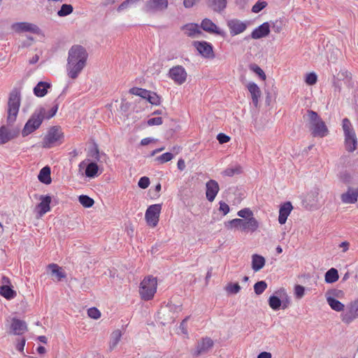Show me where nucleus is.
Returning a JSON list of instances; mask_svg holds the SVG:
<instances>
[{
    "label": "nucleus",
    "mask_w": 358,
    "mask_h": 358,
    "mask_svg": "<svg viewBox=\"0 0 358 358\" xmlns=\"http://www.w3.org/2000/svg\"><path fill=\"white\" fill-rule=\"evenodd\" d=\"M88 53L80 45H74L69 50L66 64L68 76L72 79L78 77L87 64Z\"/></svg>",
    "instance_id": "nucleus-1"
},
{
    "label": "nucleus",
    "mask_w": 358,
    "mask_h": 358,
    "mask_svg": "<svg viewBox=\"0 0 358 358\" xmlns=\"http://www.w3.org/2000/svg\"><path fill=\"white\" fill-rule=\"evenodd\" d=\"M308 128L313 137L323 138L329 134V129L317 112L313 110H307Z\"/></svg>",
    "instance_id": "nucleus-2"
},
{
    "label": "nucleus",
    "mask_w": 358,
    "mask_h": 358,
    "mask_svg": "<svg viewBox=\"0 0 358 358\" xmlns=\"http://www.w3.org/2000/svg\"><path fill=\"white\" fill-rule=\"evenodd\" d=\"M259 227V223L256 218L243 220L235 218L224 222V227L228 229H236L245 233H254Z\"/></svg>",
    "instance_id": "nucleus-3"
},
{
    "label": "nucleus",
    "mask_w": 358,
    "mask_h": 358,
    "mask_svg": "<svg viewBox=\"0 0 358 358\" xmlns=\"http://www.w3.org/2000/svg\"><path fill=\"white\" fill-rule=\"evenodd\" d=\"M21 103L20 90L15 87L9 94L7 110V123L12 125L15 121L19 112Z\"/></svg>",
    "instance_id": "nucleus-4"
},
{
    "label": "nucleus",
    "mask_w": 358,
    "mask_h": 358,
    "mask_svg": "<svg viewBox=\"0 0 358 358\" xmlns=\"http://www.w3.org/2000/svg\"><path fill=\"white\" fill-rule=\"evenodd\" d=\"M45 112L44 107H39L35 110L22 130L23 137L27 136L40 127L45 119Z\"/></svg>",
    "instance_id": "nucleus-5"
},
{
    "label": "nucleus",
    "mask_w": 358,
    "mask_h": 358,
    "mask_svg": "<svg viewBox=\"0 0 358 358\" xmlns=\"http://www.w3.org/2000/svg\"><path fill=\"white\" fill-rule=\"evenodd\" d=\"M157 278L152 276L145 277L141 282L140 294L145 301L152 299L157 291Z\"/></svg>",
    "instance_id": "nucleus-6"
},
{
    "label": "nucleus",
    "mask_w": 358,
    "mask_h": 358,
    "mask_svg": "<svg viewBox=\"0 0 358 358\" xmlns=\"http://www.w3.org/2000/svg\"><path fill=\"white\" fill-rule=\"evenodd\" d=\"M64 139V134L62 132L60 127L53 126L50 128L48 134L43 139V147L45 148H52L56 143H62Z\"/></svg>",
    "instance_id": "nucleus-7"
},
{
    "label": "nucleus",
    "mask_w": 358,
    "mask_h": 358,
    "mask_svg": "<svg viewBox=\"0 0 358 358\" xmlns=\"http://www.w3.org/2000/svg\"><path fill=\"white\" fill-rule=\"evenodd\" d=\"M162 204L157 203L150 206L145 212V218L148 225L155 227L159 222Z\"/></svg>",
    "instance_id": "nucleus-8"
},
{
    "label": "nucleus",
    "mask_w": 358,
    "mask_h": 358,
    "mask_svg": "<svg viewBox=\"0 0 358 358\" xmlns=\"http://www.w3.org/2000/svg\"><path fill=\"white\" fill-rule=\"evenodd\" d=\"M168 76L178 85L185 83L187 78V73L182 66L177 65L171 68L168 72Z\"/></svg>",
    "instance_id": "nucleus-9"
},
{
    "label": "nucleus",
    "mask_w": 358,
    "mask_h": 358,
    "mask_svg": "<svg viewBox=\"0 0 358 358\" xmlns=\"http://www.w3.org/2000/svg\"><path fill=\"white\" fill-rule=\"evenodd\" d=\"M168 0H148L145 2L143 10L146 13H155L168 8Z\"/></svg>",
    "instance_id": "nucleus-10"
},
{
    "label": "nucleus",
    "mask_w": 358,
    "mask_h": 358,
    "mask_svg": "<svg viewBox=\"0 0 358 358\" xmlns=\"http://www.w3.org/2000/svg\"><path fill=\"white\" fill-rule=\"evenodd\" d=\"M214 341L208 336L198 341L192 355L195 357L208 353L213 347Z\"/></svg>",
    "instance_id": "nucleus-11"
},
{
    "label": "nucleus",
    "mask_w": 358,
    "mask_h": 358,
    "mask_svg": "<svg viewBox=\"0 0 358 358\" xmlns=\"http://www.w3.org/2000/svg\"><path fill=\"white\" fill-rule=\"evenodd\" d=\"M193 45L202 57L207 59L215 58V55L211 43L204 41H194Z\"/></svg>",
    "instance_id": "nucleus-12"
},
{
    "label": "nucleus",
    "mask_w": 358,
    "mask_h": 358,
    "mask_svg": "<svg viewBox=\"0 0 358 358\" xmlns=\"http://www.w3.org/2000/svg\"><path fill=\"white\" fill-rule=\"evenodd\" d=\"M248 24V22H242L236 18L229 20L227 22V25L229 29L230 34L232 36H236L245 31Z\"/></svg>",
    "instance_id": "nucleus-13"
},
{
    "label": "nucleus",
    "mask_w": 358,
    "mask_h": 358,
    "mask_svg": "<svg viewBox=\"0 0 358 358\" xmlns=\"http://www.w3.org/2000/svg\"><path fill=\"white\" fill-rule=\"evenodd\" d=\"M357 318H358V298L348 306L347 311L342 314V321L349 324Z\"/></svg>",
    "instance_id": "nucleus-14"
},
{
    "label": "nucleus",
    "mask_w": 358,
    "mask_h": 358,
    "mask_svg": "<svg viewBox=\"0 0 358 358\" xmlns=\"http://www.w3.org/2000/svg\"><path fill=\"white\" fill-rule=\"evenodd\" d=\"M11 27L13 30L17 33L28 31L33 34H38L40 31V29L37 25L27 22H15L12 24Z\"/></svg>",
    "instance_id": "nucleus-15"
},
{
    "label": "nucleus",
    "mask_w": 358,
    "mask_h": 358,
    "mask_svg": "<svg viewBox=\"0 0 358 358\" xmlns=\"http://www.w3.org/2000/svg\"><path fill=\"white\" fill-rule=\"evenodd\" d=\"M20 134L19 129H10L3 125L0 127V144H5L17 138Z\"/></svg>",
    "instance_id": "nucleus-16"
},
{
    "label": "nucleus",
    "mask_w": 358,
    "mask_h": 358,
    "mask_svg": "<svg viewBox=\"0 0 358 358\" xmlns=\"http://www.w3.org/2000/svg\"><path fill=\"white\" fill-rule=\"evenodd\" d=\"M206 196L208 201L213 202L220 191L218 182L213 179L209 180L206 184Z\"/></svg>",
    "instance_id": "nucleus-17"
},
{
    "label": "nucleus",
    "mask_w": 358,
    "mask_h": 358,
    "mask_svg": "<svg viewBox=\"0 0 358 358\" xmlns=\"http://www.w3.org/2000/svg\"><path fill=\"white\" fill-rule=\"evenodd\" d=\"M201 28L210 34H215L221 36L225 35V32L221 30L210 19L205 18L201 22Z\"/></svg>",
    "instance_id": "nucleus-18"
},
{
    "label": "nucleus",
    "mask_w": 358,
    "mask_h": 358,
    "mask_svg": "<svg viewBox=\"0 0 358 358\" xmlns=\"http://www.w3.org/2000/svg\"><path fill=\"white\" fill-rule=\"evenodd\" d=\"M270 34V24L266 22L255 28L251 33L250 37L253 39H259L267 36Z\"/></svg>",
    "instance_id": "nucleus-19"
},
{
    "label": "nucleus",
    "mask_w": 358,
    "mask_h": 358,
    "mask_svg": "<svg viewBox=\"0 0 358 358\" xmlns=\"http://www.w3.org/2000/svg\"><path fill=\"white\" fill-rule=\"evenodd\" d=\"M12 333L15 335H22L27 331V326L24 321L13 317L10 324Z\"/></svg>",
    "instance_id": "nucleus-20"
},
{
    "label": "nucleus",
    "mask_w": 358,
    "mask_h": 358,
    "mask_svg": "<svg viewBox=\"0 0 358 358\" xmlns=\"http://www.w3.org/2000/svg\"><path fill=\"white\" fill-rule=\"evenodd\" d=\"M247 88L251 94L252 102L255 108L259 107V99L261 96V90L259 86L253 82H250Z\"/></svg>",
    "instance_id": "nucleus-21"
},
{
    "label": "nucleus",
    "mask_w": 358,
    "mask_h": 358,
    "mask_svg": "<svg viewBox=\"0 0 358 358\" xmlns=\"http://www.w3.org/2000/svg\"><path fill=\"white\" fill-rule=\"evenodd\" d=\"M292 208L293 206L290 201L285 202L280 206L278 216V222L280 224H284L286 222Z\"/></svg>",
    "instance_id": "nucleus-22"
},
{
    "label": "nucleus",
    "mask_w": 358,
    "mask_h": 358,
    "mask_svg": "<svg viewBox=\"0 0 358 358\" xmlns=\"http://www.w3.org/2000/svg\"><path fill=\"white\" fill-rule=\"evenodd\" d=\"M40 200L41 202L36 206V208L39 209L38 213L42 216L50 210L52 198L49 195H41Z\"/></svg>",
    "instance_id": "nucleus-23"
},
{
    "label": "nucleus",
    "mask_w": 358,
    "mask_h": 358,
    "mask_svg": "<svg viewBox=\"0 0 358 358\" xmlns=\"http://www.w3.org/2000/svg\"><path fill=\"white\" fill-rule=\"evenodd\" d=\"M344 145L345 150L349 152H353L357 148V138L355 133L344 135Z\"/></svg>",
    "instance_id": "nucleus-24"
},
{
    "label": "nucleus",
    "mask_w": 358,
    "mask_h": 358,
    "mask_svg": "<svg viewBox=\"0 0 358 358\" xmlns=\"http://www.w3.org/2000/svg\"><path fill=\"white\" fill-rule=\"evenodd\" d=\"M51 87V84L45 81H40L34 87V94L37 97H43Z\"/></svg>",
    "instance_id": "nucleus-25"
},
{
    "label": "nucleus",
    "mask_w": 358,
    "mask_h": 358,
    "mask_svg": "<svg viewBox=\"0 0 358 358\" xmlns=\"http://www.w3.org/2000/svg\"><path fill=\"white\" fill-rule=\"evenodd\" d=\"M206 4L208 8L214 12L221 13L227 7V0H206Z\"/></svg>",
    "instance_id": "nucleus-26"
},
{
    "label": "nucleus",
    "mask_w": 358,
    "mask_h": 358,
    "mask_svg": "<svg viewBox=\"0 0 358 358\" xmlns=\"http://www.w3.org/2000/svg\"><path fill=\"white\" fill-rule=\"evenodd\" d=\"M357 199V194L354 192V189L351 187H349L347 192L341 195V201L344 203H355Z\"/></svg>",
    "instance_id": "nucleus-27"
},
{
    "label": "nucleus",
    "mask_w": 358,
    "mask_h": 358,
    "mask_svg": "<svg viewBox=\"0 0 358 358\" xmlns=\"http://www.w3.org/2000/svg\"><path fill=\"white\" fill-rule=\"evenodd\" d=\"M266 264L265 258L258 254L252 255V268L254 271L257 272L260 271Z\"/></svg>",
    "instance_id": "nucleus-28"
},
{
    "label": "nucleus",
    "mask_w": 358,
    "mask_h": 358,
    "mask_svg": "<svg viewBox=\"0 0 358 358\" xmlns=\"http://www.w3.org/2000/svg\"><path fill=\"white\" fill-rule=\"evenodd\" d=\"M38 179L41 182L45 185H49L51 183V169L48 166H45L41 169L38 176Z\"/></svg>",
    "instance_id": "nucleus-29"
},
{
    "label": "nucleus",
    "mask_w": 358,
    "mask_h": 358,
    "mask_svg": "<svg viewBox=\"0 0 358 358\" xmlns=\"http://www.w3.org/2000/svg\"><path fill=\"white\" fill-rule=\"evenodd\" d=\"M159 319L162 320L161 323L163 325L173 323L175 321V317L173 315L171 308L169 310L164 309L158 313Z\"/></svg>",
    "instance_id": "nucleus-30"
},
{
    "label": "nucleus",
    "mask_w": 358,
    "mask_h": 358,
    "mask_svg": "<svg viewBox=\"0 0 358 358\" xmlns=\"http://www.w3.org/2000/svg\"><path fill=\"white\" fill-rule=\"evenodd\" d=\"M99 166L94 162H91L87 164L85 169V176L90 178H94L98 176Z\"/></svg>",
    "instance_id": "nucleus-31"
},
{
    "label": "nucleus",
    "mask_w": 358,
    "mask_h": 358,
    "mask_svg": "<svg viewBox=\"0 0 358 358\" xmlns=\"http://www.w3.org/2000/svg\"><path fill=\"white\" fill-rule=\"evenodd\" d=\"M0 295L8 300H10L16 296L17 293L10 286L4 285L0 286Z\"/></svg>",
    "instance_id": "nucleus-32"
},
{
    "label": "nucleus",
    "mask_w": 358,
    "mask_h": 358,
    "mask_svg": "<svg viewBox=\"0 0 358 358\" xmlns=\"http://www.w3.org/2000/svg\"><path fill=\"white\" fill-rule=\"evenodd\" d=\"M49 269L51 271L52 275H55L57 280L60 281L62 279L66 277V274L63 269L56 264H50L48 265Z\"/></svg>",
    "instance_id": "nucleus-33"
},
{
    "label": "nucleus",
    "mask_w": 358,
    "mask_h": 358,
    "mask_svg": "<svg viewBox=\"0 0 358 358\" xmlns=\"http://www.w3.org/2000/svg\"><path fill=\"white\" fill-rule=\"evenodd\" d=\"M338 270L335 268L329 269L324 275V280L327 283H334L338 280Z\"/></svg>",
    "instance_id": "nucleus-34"
},
{
    "label": "nucleus",
    "mask_w": 358,
    "mask_h": 358,
    "mask_svg": "<svg viewBox=\"0 0 358 358\" xmlns=\"http://www.w3.org/2000/svg\"><path fill=\"white\" fill-rule=\"evenodd\" d=\"M122 337V331L116 329L112 332L110 335V341L109 344V350L112 351L117 345Z\"/></svg>",
    "instance_id": "nucleus-35"
},
{
    "label": "nucleus",
    "mask_w": 358,
    "mask_h": 358,
    "mask_svg": "<svg viewBox=\"0 0 358 358\" xmlns=\"http://www.w3.org/2000/svg\"><path fill=\"white\" fill-rule=\"evenodd\" d=\"M327 300L328 304L331 308V309H333L334 310H336L338 312L343 310L344 307H345L344 304L342 303L338 300H337L336 299H335L334 297L329 296V297H327Z\"/></svg>",
    "instance_id": "nucleus-36"
},
{
    "label": "nucleus",
    "mask_w": 358,
    "mask_h": 358,
    "mask_svg": "<svg viewBox=\"0 0 358 358\" xmlns=\"http://www.w3.org/2000/svg\"><path fill=\"white\" fill-rule=\"evenodd\" d=\"M269 306L273 310H278L281 308L282 301L279 296L271 295L268 300Z\"/></svg>",
    "instance_id": "nucleus-37"
},
{
    "label": "nucleus",
    "mask_w": 358,
    "mask_h": 358,
    "mask_svg": "<svg viewBox=\"0 0 358 358\" xmlns=\"http://www.w3.org/2000/svg\"><path fill=\"white\" fill-rule=\"evenodd\" d=\"M129 92L131 94L139 96L141 98L146 99L148 96H149L150 91L145 89L134 87L129 90Z\"/></svg>",
    "instance_id": "nucleus-38"
},
{
    "label": "nucleus",
    "mask_w": 358,
    "mask_h": 358,
    "mask_svg": "<svg viewBox=\"0 0 358 358\" xmlns=\"http://www.w3.org/2000/svg\"><path fill=\"white\" fill-rule=\"evenodd\" d=\"M73 11V7L71 4H62L61 8L57 11V15L59 17H65L71 14Z\"/></svg>",
    "instance_id": "nucleus-39"
},
{
    "label": "nucleus",
    "mask_w": 358,
    "mask_h": 358,
    "mask_svg": "<svg viewBox=\"0 0 358 358\" xmlns=\"http://www.w3.org/2000/svg\"><path fill=\"white\" fill-rule=\"evenodd\" d=\"M78 201L85 208H90L94 203V201L92 198L85 194L79 196Z\"/></svg>",
    "instance_id": "nucleus-40"
},
{
    "label": "nucleus",
    "mask_w": 358,
    "mask_h": 358,
    "mask_svg": "<svg viewBox=\"0 0 358 358\" xmlns=\"http://www.w3.org/2000/svg\"><path fill=\"white\" fill-rule=\"evenodd\" d=\"M237 215L243 220L255 218L253 212L249 208H245L238 211Z\"/></svg>",
    "instance_id": "nucleus-41"
},
{
    "label": "nucleus",
    "mask_w": 358,
    "mask_h": 358,
    "mask_svg": "<svg viewBox=\"0 0 358 358\" xmlns=\"http://www.w3.org/2000/svg\"><path fill=\"white\" fill-rule=\"evenodd\" d=\"M249 69L252 71L255 72L262 80H265L266 78V76L264 71L256 64H250L249 65Z\"/></svg>",
    "instance_id": "nucleus-42"
},
{
    "label": "nucleus",
    "mask_w": 358,
    "mask_h": 358,
    "mask_svg": "<svg viewBox=\"0 0 358 358\" xmlns=\"http://www.w3.org/2000/svg\"><path fill=\"white\" fill-rule=\"evenodd\" d=\"M342 127L343 129L344 135L352 134L355 133L354 129L352 127L350 120L347 117L344 118L342 121Z\"/></svg>",
    "instance_id": "nucleus-43"
},
{
    "label": "nucleus",
    "mask_w": 358,
    "mask_h": 358,
    "mask_svg": "<svg viewBox=\"0 0 358 358\" xmlns=\"http://www.w3.org/2000/svg\"><path fill=\"white\" fill-rule=\"evenodd\" d=\"M267 283L264 280H260L257 282L254 285V291L257 295L262 294L267 288Z\"/></svg>",
    "instance_id": "nucleus-44"
},
{
    "label": "nucleus",
    "mask_w": 358,
    "mask_h": 358,
    "mask_svg": "<svg viewBox=\"0 0 358 358\" xmlns=\"http://www.w3.org/2000/svg\"><path fill=\"white\" fill-rule=\"evenodd\" d=\"M146 100L152 105L159 106L161 103V97L156 92L151 91Z\"/></svg>",
    "instance_id": "nucleus-45"
},
{
    "label": "nucleus",
    "mask_w": 358,
    "mask_h": 358,
    "mask_svg": "<svg viewBox=\"0 0 358 358\" xmlns=\"http://www.w3.org/2000/svg\"><path fill=\"white\" fill-rule=\"evenodd\" d=\"M241 167L238 166L234 168H227L223 171V174L226 176L232 177L234 175L241 173Z\"/></svg>",
    "instance_id": "nucleus-46"
},
{
    "label": "nucleus",
    "mask_w": 358,
    "mask_h": 358,
    "mask_svg": "<svg viewBox=\"0 0 358 358\" xmlns=\"http://www.w3.org/2000/svg\"><path fill=\"white\" fill-rule=\"evenodd\" d=\"M282 292L284 294V295H285V299H281V301H282L281 307H282V309H285V308H287L289 306V305L290 303V299L287 296V294H285V289L284 288H280V289L276 291L275 292V294L280 295V296H282V295H281Z\"/></svg>",
    "instance_id": "nucleus-47"
},
{
    "label": "nucleus",
    "mask_w": 358,
    "mask_h": 358,
    "mask_svg": "<svg viewBox=\"0 0 358 358\" xmlns=\"http://www.w3.org/2000/svg\"><path fill=\"white\" fill-rule=\"evenodd\" d=\"M173 158V155L171 152H167L156 157L155 161H157L159 164H164L171 161Z\"/></svg>",
    "instance_id": "nucleus-48"
},
{
    "label": "nucleus",
    "mask_w": 358,
    "mask_h": 358,
    "mask_svg": "<svg viewBox=\"0 0 358 358\" xmlns=\"http://www.w3.org/2000/svg\"><path fill=\"white\" fill-rule=\"evenodd\" d=\"M226 290L229 293L235 294L240 292L241 286L239 285V284L238 282H235V283L230 282L227 285Z\"/></svg>",
    "instance_id": "nucleus-49"
},
{
    "label": "nucleus",
    "mask_w": 358,
    "mask_h": 358,
    "mask_svg": "<svg viewBox=\"0 0 358 358\" xmlns=\"http://www.w3.org/2000/svg\"><path fill=\"white\" fill-rule=\"evenodd\" d=\"M268 5L267 2L266 1H258L252 8V13H259L261 10H262L264 8L266 7V6Z\"/></svg>",
    "instance_id": "nucleus-50"
},
{
    "label": "nucleus",
    "mask_w": 358,
    "mask_h": 358,
    "mask_svg": "<svg viewBox=\"0 0 358 358\" xmlns=\"http://www.w3.org/2000/svg\"><path fill=\"white\" fill-rule=\"evenodd\" d=\"M317 76L315 73L311 72L306 75V83L309 85H315L317 83Z\"/></svg>",
    "instance_id": "nucleus-51"
},
{
    "label": "nucleus",
    "mask_w": 358,
    "mask_h": 358,
    "mask_svg": "<svg viewBox=\"0 0 358 358\" xmlns=\"http://www.w3.org/2000/svg\"><path fill=\"white\" fill-rule=\"evenodd\" d=\"M87 315L90 317L95 320H97L101 317L100 311L95 307L89 308L87 310Z\"/></svg>",
    "instance_id": "nucleus-52"
},
{
    "label": "nucleus",
    "mask_w": 358,
    "mask_h": 358,
    "mask_svg": "<svg viewBox=\"0 0 358 358\" xmlns=\"http://www.w3.org/2000/svg\"><path fill=\"white\" fill-rule=\"evenodd\" d=\"M294 294L296 298L301 299L305 294V287L300 285H296L294 287Z\"/></svg>",
    "instance_id": "nucleus-53"
},
{
    "label": "nucleus",
    "mask_w": 358,
    "mask_h": 358,
    "mask_svg": "<svg viewBox=\"0 0 358 358\" xmlns=\"http://www.w3.org/2000/svg\"><path fill=\"white\" fill-rule=\"evenodd\" d=\"M150 183V182L149 178L143 176L139 179L138 185L141 189H145L149 186Z\"/></svg>",
    "instance_id": "nucleus-54"
},
{
    "label": "nucleus",
    "mask_w": 358,
    "mask_h": 358,
    "mask_svg": "<svg viewBox=\"0 0 358 358\" xmlns=\"http://www.w3.org/2000/svg\"><path fill=\"white\" fill-rule=\"evenodd\" d=\"M58 107V103H55V105L47 113L45 112V119H50L52 117H54L57 112Z\"/></svg>",
    "instance_id": "nucleus-55"
},
{
    "label": "nucleus",
    "mask_w": 358,
    "mask_h": 358,
    "mask_svg": "<svg viewBox=\"0 0 358 358\" xmlns=\"http://www.w3.org/2000/svg\"><path fill=\"white\" fill-rule=\"evenodd\" d=\"M340 179L345 184H350L352 182V176L350 173L347 171L341 173Z\"/></svg>",
    "instance_id": "nucleus-56"
},
{
    "label": "nucleus",
    "mask_w": 358,
    "mask_h": 358,
    "mask_svg": "<svg viewBox=\"0 0 358 358\" xmlns=\"http://www.w3.org/2000/svg\"><path fill=\"white\" fill-rule=\"evenodd\" d=\"M219 211L222 213L223 215H226L230 211V208L227 203L223 201L219 202Z\"/></svg>",
    "instance_id": "nucleus-57"
},
{
    "label": "nucleus",
    "mask_w": 358,
    "mask_h": 358,
    "mask_svg": "<svg viewBox=\"0 0 358 358\" xmlns=\"http://www.w3.org/2000/svg\"><path fill=\"white\" fill-rule=\"evenodd\" d=\"M163 123L162 118L160 117H152L148 120V124L149 126L161 125Z\"/></svg>",
    "instance_id": "nucleus-58"
},
{
    "label": "nucleus",
    "mask_w": 358,
    "mask_h": 358,
    "mask_svg": "<svg viewBox=\"0 0 358 358\" xmlns=\"http://www.w3.org/2000/svg\"><path fill=\"white\" fill-rule=\"evenodd\" d=\"M217 139L220 144L228 143L230 141V137L225 134L220 133L217 136Z\"/></svg>",
    "instance_id": "nucleus-59"
},
{
    "label": "nucleus",
    "mask_w": 358,
    "mask_h": 358,
    "mask_svg": "<svg viewBox=\"0 0 358 358\" xmlns=\"http://www.w3.org/2000/svg\"><path fill=\"white\" fill-rule=\"evenodd\" d=\"M201 31L199 30V29L197 28V24H192L189 29V32H188L187 35L189 36H193L195 34H201Z\"/></svg>",
    "instance_id": "nucleus-60"
},
{
    "label": "nucleus",
    "mask_w": 358,
    "mask_h": 358,
    "mask_svg": "<svg viewBox=\"0 0 358 358\" xmlns=\"http://www.w3.org/2000/svg\"><path fill=\"white\" fill-rule=\"evenodd\" d=\"M91 156L97 161H99L100 159L99 150L96 143L94 145V148L91 150Z\"/></svg>",
    "instance_id": "nucleus-61"
},
{
    "label": "nucleus",
    "mask_w": 358,
    "mask_h": 358,
    "mask_svg": "<svg viewBox=\"0 0 358 358\" xmlns=\"http://www.w3.org/2000/svg\"><path fill=\"white\" fill-rule=\"evenodd\" d=\"M199 0H183V5L186 8L193 7Z\"/></svg>",
    "instance_id": "nucleus-62"
},
{
    "label": "nucleus",
    "mask_w": 358,
    "mask_h": 358,
    "mask_svg": "<svg viewBox=\"0 0 358 358\" xmlns=\"http://www.w3.org/2000/svg\"><path fill=\"white\" fill-rule=\"evenodd\" d=\"M189 319V316H187L184 320H182V321L181 322V323L180 324V328L181 329L182 332L185 334H187V330L185 324Z\"/></svg>",
    "instance_id": "nucleus-63"
},
{
    "label": "nucleus",
    "mask_w": 358,
    "mask_h": 358,
    "mask_svg": "<svg viewBox=\"0 0 358 358\" xmlns=\"http://www.w3.org/2000/svg\"><path fill=\"white\" fill-rule=\"evenodd\" d=\"M25 342L26 341L24 338L21 339L16 345V350L20 352H23L24 347L25 345Z\"/></svg>",
    "instance_id": "nucleus-64"
}]
</instances>
